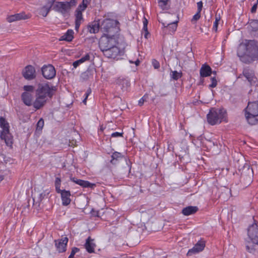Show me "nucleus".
Masks as SVG:
<instances>
[{"label":"nucleus","mask_w":258,"mask_h":258,"mask_svg":"<svg viewBox=\"0 0 258 258\" xmlns=\"http://www.w3.org/2000/svg\"><path fill=\"white\" fill-rule=\"evenodd\" d=\"M237 55L240 60L249 64L258 60V42L255 40H245L237 49Z\"/></svg>","instance_id":"1"},{"label":"nucleus","mask_w":258,"mask_h":258,"mask_svg":"<svg viewBox=\"0 0 258 258\" xmlns=\"http://www.w3.org/2000/svg\"><path fill=\"white\" fill-rule=\"evenodd\" d=\"M56 91L55 86L50 85L49 83L39 84L35 91L36 99L33 106L36 110L42 108L49 99H51Z\"/></svg>","instance_id":"2"},{"label":"nucleus","mask_w":258,"mask_h":258,"mask_svg":"<svg viewBox=\"0 0 258 258\" xmlns=\"http://www.w3.org/2000/svg\"><path fill=\"white\" fill-rule=\"evenodd\" d=\"M227 112L223 108H212L207 115L208 123L211 125L219 124L226 120Z\"/></svg>","instance_id":"3"},{"label":"nucleus","mask_w":258,"mask_h":258,"mask_svg":"<svg viewBox=\"0 0 258 258\" xmlns=\"http://www.w3.org/2000/svg\"><path fill=\"white\" fill-rule=\"evenodd\" d=\"M119 22L118 21L105 19L100 21V30L104 35H114L119 30Z\"/></svg>","instance_id":"4"},{"label":"nucleus","mask_w":258,"mask_h":258,"mask_svg":"<svg viewBox=\"0 0 258 258\" xmlns=\"http://www.w3.org/2000/svg\"><path fill=\"white\" fill-rule=\"evenodd\" d=\"M117 40L114 35L110 36L104 35L101 36L99 41V48L102 52H103L109 48L116 46Z\"/></svg>","instance_id":"5"},{"label":"nucleus","mask_w":258,"mask_h":258,"mask_svg":"<svg viewBox=\"0 0 258 258\" xmlns=\"http://www.w3.org/2000/svg\"><path fill=\"white\" fill-rule=\"evenodd\" d=\"M71 9V6L68 2H56L52 10L66 16L69 13Z\"/></svg>","instance_id":"6"},{"label":"nucleus","mask_w":258,"mask_h":258,"mask_svg":"<svg viewBox=\"0 0 258 258\" xmlns=\"http://www.w3.org/2000/svg\"><path fill=\"white\" fill-rule=\"evenodd\" d=\"M41 72L43 77L48 80L54 78L56 75L55 69L52 64L43 66L41 68Z\"/></svg>","instance_id":"7"},{"label":"nucleus","mask_w":258,"mask_h":258,"mask_svg":"<svg viewBox=\"0 0 258 258\" xmlns=\"http://www.w3.org/2000/svg\"><path fill=\"white\" fill-rule=\"evenodd\" d=\"M247 234L251 241L258 245V225L253 224L249 226Z\"/></svg>","instance_id":"8"},{"label":"nucleus","mask_w":258,"mask_h":258,"mask_svg":"<svg viewBox=\"0 0 258 258\" xmlns=\"http://www.w3.org/2000/svg\"><path fill=\"white\" fill-rule=\"evenodd\" d=\"M68 241L69 239L67 237L54 240L55 246L56 250L59 253L64 252L67 250V246Z\"/></svg>","instance_id":"9"},{"label":"nucleus","mask_w":258,"mask_h":258,"mask_svg":"<svg viewBox=\"0 0 258 258\" xmlns=\"http://www.w3.org/2000/svg\"><path fill=\"white\" fill-rule=\"evenodd\" d=\"M24 78L27 80H32L36 77V71L34 67L31 65L26 66L22 71Z\"/></svg>","instance_id":"10"},{"label":"nucleus","mask_w":258,"mask_h":258,"mask_svg":"<svg viewBox=\"0 0 258 258\" xmlns=\"http://www.w3.org/2000/svg\"><path fill=\"white\" fill-rule=\"evenodd\" d=\"M0 138L2 140H4L6 145L11 148L13 144V136L10 133V130L1 131L0 132Z\"/></svg>","instance_id":"11"},{"label":"nucleus","mask_w":258,"mask_h":258,"mask_svg":"<svg viewBox=\"0 0 258 258\" xmlns=\"http://www.w3.org/2000/svg\"><path fill=\"white\" fill-rule=\"evenodd\" d=\"M205 247V242L204 240H200L194 245V246L189 249L186 254L187 256H191L194 254L198 253L202 251Z\"/></svg>","instance_id":"12"},{"label":"nucleus","mask_w":258,"mask_h":258,"mask_svg":"<svg viewBox=\"0 0 258 258\" xmlns=\"http://www.w3.org/2000/svg\"><path fill=\"white\" fill-rule=\"evenodd\" d=\"M104 55L109 58H116L120 55L121 52L120 49L117 46L109 48L108 49L102 52Z\"/></svg>","instance_id":"13"},{"label":"nucleus","mask_w":258,"mask_h":258,"mask_svg":"<svg viewBox=\"0 0 258 258\" xmlns=\"http://www.w3.org/2000/svg\"><path fill=\"white\" fill-rule=\"evenodd\" d=\"M70 180L75 182V183L80 185L83 188H90L91 189H94L96 186L95 183H92L87 180L77 179L76 177L70 176Z\"/></svg>","instance_id":"14"},{"label":"nucleus","mask_w":258,"mask_h":258,"mask_svg":"<svg viewBox=\"0 0 258 258\" xmlns=\"http://www.w3.org/2000/svg\"><path fill=\"white\" fill-rule=\"evenodd\" d=\"M242 75L246 78L250 84L254 83L255 80L256 79L254 75V71L249 67H245L243 69Z\"/></svg>","instance_id":"15"},{"label":"nucleus","mask_w":258,"mask_h":258,"mask_svg":"<svg viewBox=\"0 0 258 258\" xmlns=\"http://www.w3.org/2000/svg\"><path fill=\"white\" fill-rule=\"evenodd\" d=\"M59 194L61 195L62 205L64 206L69 205L71 202V200L70 199L71 196L70 191L63 189L60 190Z\"/></svg>","instance_id":"16"},{"label":"nucleus","mask_w":258,"mask_h":258,"mask_svg":"<svg viewBox=\"0 0 258 258\" xmlns=\"http://www.w3.org/2000/svg\"><path fill=\"white\" fill-rule=\"evenodd\" d=\"M245 110L246 113L258 115V103L256 101L252 102H249Z\"/></svg>","instance_id":"17"},{"label":"nucleus","mask_w":258,"mask_h":258,"mask_svg":"<svg viewBox=\"0 0 258 258\" xmlns=\"http://www.w3.org/2000/svg\"><path fill=\"white\" fill-rule=\"evenodd\" d=\"M21 99L23 103L28 106L33 105V95L31 93L24 92L22 94Z\"/></svg>","instance_id":"18"},{"label":"nucleus","mask_w":258,"mask_h":258,"mask_svg":"<svg viewBox=\"0 0 258 258\" xmlns=\"http://www.w3.org/2000/svg\"><path fill=\"white\" fill-rule=\"evenodd\" d=\"M94 239L91 238L90 236L88 237L86 240L85 247L87 251L89 253L94 252V249L96 247V244L94 242Z\"/></svg>","instance_id":"19"},{"label":"nucleus","mask_w":258,"mask_h":258,"mask_svg":"<svg viewBox=\"0 0 258 258\" xmlns=\"http://www.w3.org/2000/svg\"><path fill=\"white\" fill-rule=\"evenodd\" d=\"M94 69L88 68L85 72L82 73L80 76V79L82 82H85L93 78Z\"/></svg>","instance_id":"20"},{"label":"nucleus","mask_w":258,"mask_h":258,"mask_svg":"<svg viewBox=\"0 0 258 258\" xmlns=\"http://www.w3.org/2000/svg\"><path fill=\"white\" fill-rule=\"evenodd\" d=\"M26 19H27V17L24 13L12 15L7 18V21L10 23L21 20H25Z\"/></svg>","instance_id":"21"},{"label":"nucleus","mask_w":258,"mask_h":258,"mask_svg":"<svg viewBox=\"0 0 258 258\" xmlns=\"http://www.w3.org/2000/svg\"><path fill=\"white\" fill-rule=\"evenodd\" d=\"M253 174V170L250 166L248 164H245L243 167L241 171V177H246L249 178V179H251V177Z\"/></svg>","instance_id":"22"},{"label":"nucleus","mask_w":258,"mask_h":258,"mask_svg":"<svg viewBox=\"0 0 258 258\" xmlns=\"http://www.w3.org/2000/svg\"><path fill=\"white\" fill-rule=\"evenodd\" d=\"M212 73L211 67L206 64H203L200 69V73L201 77L210 76Z\"/></svg>","instance_id":"23"},{"label":"nucleus","mask_w":258,"mask_h":258,"mask_svg":"<svg viewBox=\"0 0 258 258\" xmlns=\"http://www.w3.org/2000/svg\"><path fill=\"white\" fill-rule=\"evenodd\" d=\"M88 31L91 33H96L100 30V21L99 22H93L87 26Z\"/></svg>","instance_id":"24"},{"label":"nucleus","mask_w":258,"mask_h":258,"mask_svg":"<svg viewBox=\"0 0 258 258\" xmlns=\"http://www.w3.org/2000/svg\"><path fill=\"white\" fill-rule=\"evenodd\" d=\"M199 210L197 206H187L182 210V214L184 216H189L195 214Z\"/></svg>","instance_id":"25"},{"label":"nucleus","mask_w":258,"mask_h":258,"mask_svg":"<svg viewBox=\"0 0 258 258\" xmlns=\"http://www.w3.org/2000/svg\"><path fill=\"white\" fill-rule=\"evenodd\" d=\"M124 158V156L120 152L114 151L111 155L110 163L112 165L117 164L119 161Z\"/></svg>","instance_id":"26"},{"label":"nucleus","mask_w":258,"mask_h":258,"mask_svg":"<svg viewBox=\"0 0 258 258\" xmlns=\"http://www.w3.org/2000/svg\"><path fill=\"white\" fill-rule=\"evenodd\" d=\"M74 32L72 29H69L59 39L60 41H66L71 42L74 38Z\"/></svg>","instance_id":"27"},{"label":"nucleus","mask_w":258,"mask_h":258,"mask_svg":"<svg viewBox=\"0 0 258 258\" xmlns=\"http://www.w3.org/2000/svg\"><path fill=\"white\" fill-rule=\"evenodd\" d=\"M116 83L121 87L122 90L126 89L130 86V81L123 78H118L116 81Z\"/></svg>","instance_id":"28"},{"label":"nucleus","mask_w":258,"mask_h":258,"mask_svg":"<svg viewBox=\"0 0 258 258\" xmlns=\"http://www.w3.org/2000/svg\"><path fill=\"white\" fill-rule=\"evenodd\" d=\"M245 117L248 123L250 125H255L258 122L257 114H250L249 113H245Z\"/></svg>","instance_id":"29"},{"label":"nucleus","mask_w":258,"mask_h":258,"mask_svg":"<svg viewBox=\"0 0 258 258\" xmlns=\"http://www.w3.org/2000/svg\"><path fill=\"white\" fill-rule=\"evenodd\" d=\"M87 8V6L84 5L82 4H80L75 11V17L83 18L82 12L84 11Z\"/></svg>","instance_id":"30"},{"label":"nucleus","mask_w":258,"mask_h":258,"mask_svg":"<svg viewBox=\"0 0 258 258\" xmlns=\"http://www.w3.org/2000/svg\"><path fill=\"white\" fill-rule=\"evenodd\" d=\"M90 56L89 53H87L85 54V56L82 57L80 59L74 61L73 62V66L75 68H76L77 67H78L81 63L89 60L90 59Z\"/></svg>","instance_id":"31"},{"label":"nucleus","mask_w":258,"mask_h":258,"mask_svg":"<svg viewBox=\"0 0 258 258\" xmlns=\"http://www.w3.org/2000/svg\"><path fill=\"white\" fill-rule=\"evenodd\" d=\"M177 21L171 22L167 24V30H168V33L170 34L173 33L177 27Z\"/></svg>","instance_id":"32"},{"label":"nucleus","mask_w":258,"mask_h":258,"mask_svg":"<svg viewBox=\"0 0 258 258\" xmlns=\"http://www.w3.org/2000/svg\"><path fill=\"white\" fill-rule=\"evenodd\" d=\"M0 127L2 128V131H5L6 130H10L9 123L6 120L5 117H0Z\"/></svg>","instance_id":"33"},{"label":"nucleus","mask_w":258,"mask_h":258,"mask_svg":"<svg viewBox=\"0 0 258 258\" xmlns=\"http://www.w3.org/2000/svg\"><path fill=\"white\" fill-rule=\"evenodd\" d=\"M248 23L252 31L258 32V20H249Z\"/></svg>","instance_id":"34"},{"label":"nucleus","mask_w":258,"mask_h":258,"mask_svg":"<svg viewBox=\"0 0 258 258\" xmlns=\"http://www.w3.org/2000/svg\"><path fill=\"white\" fill-rule=\"evenodd\" d=\"M171 78L175 81L178 80L179 78L182 76V73L181 72H178L176 71H171L170 73Z\"/></svg>","instance_id":"35"},{"label":"nucleus","mask_w":258,"mask_h":258,"mask_svg":"<svg viewBox=\"0 0 258 258\" xmlns=\"http://www.w3.org/2000/svg\"><path fill=\"white\" fill-rule=\"evenodd\" d=\"M255 243H254L252 242V243L248 242L247 244L246 245V249L249 253H254L256 250Z\"/></svg>","instance_id":"36"},{"label":"nucleus","mask_w":258,"mask_h":258,"mask_svg":"<svg viewBox=\"0 0 258 258\" xmlns=\"http://www.w3.org/2000/svg\"><path fill=\"white\" fill-rule=\"evenodd\" d=\"M143 30L145 31V33L144 34V37L146 38H148V35L149 34V33L148 31V28H147V26H148V21L147 20V19L145 18V17H144V20H143Z\"/></svg>","instance_id":"37"},{"label":"nucleus","mask_w":258,"mask_h":258,"mask_svg":"<svg viewBox=\"0 0 258 258\" xmlns=\"http://www.w3.org/2000/svg\"><path fill=\"white\" fill-rule=\"evenodd\" d=\"M54 184H55V190H56V192L59 193L60 190H61V189H60V185H61L60 178H59L58 177H57L55 178Z\"/></svg>","instance_id":"38"},{"label":"nucleus","mask_w":258,"mask_h":258,"mask_svg":"<svg viewBox=\"0 0 258 258\" xmlns=\"http://www.w3.org/2000/svg\"><path fill=\"white\" fill-rule=\"evenodd\" d=\"M55 2H56L55 0H47L46 4L44 7H46L50 11L52 9Z\"/></svg>","instance_id":"39"},{"label":"nucleus","mask_w":258,"mask_h":258,"mask_svg":"<svg viewBox=\"0 0 258 258\" xmlns=\"http://www.w3.org/2000/svg\"><path fill=\"white\" fill-rule=\"evenodd\" d=\"M168 0H158V4L159 7L162 9V10H165L167 9V3H168Z\"/></svg>","instance_id":"40"},{"label":"nucleus","mask_w":258,"mask_h":258,"mask_svg":"<svg viewBox=\"0 0 258 258\" xmlns=\"http://www.w3.org/2000/svg\"><path fill=\"white\" fill-rule=\"evenodd\" d=\"M83 21V18L75 17V30L79 31V29L82 22Z\"/></svg>","instance_id":"41"},{"label":"nucleus","mask_w":258,"mask_h":258,"mask_svg":"<svg viewBox=\"0 0 258 258\" xmlns=\"http://www.w3.org/2000/svg\"><path fill=\"white\" fill-rule=\"evenodd\" d=\"M50 11L49 9H47L46 7H42L40 10V14L42 16L45 17L47 16L48 14L49 13Z\"/></svg>","instance_id":"42"},{"label":"nucleus","mask_w":258,"mask_h":258,"mask_svg":"<svg viewBox=\"0 0 258 258\" xmlns=\"http://www.w3.org/2000/svg\"><path fill=\"white\" fill-rule=\"evenodd\" d=\"M44 126V120L43 118H40L37 123L36 130L38 131L42 130L43 127Z\"/></svg>","instance_id":"43"},{"label":"nucleus","mask_w":258,"mask_h":258,"mask_svg":"<svg viewBox=\"0 0 258 258\" xmlns=\"http://www.w3.org/2000/svg\"><path fill=\"white\" fill-rule=\"evenodd\" d=\"M220 20V17H216L215 21L214 23L213 30L216 32L217 31L219 22Z\"/></svg>","instance_id":"44"},{"label":"nucleus","mask_w":258,"mask_h":258,"mask_svg":"<svg viewBox=\"0 0 258 258\" xmlns=\"http://www.w3.org/2000/svg\"><path fill=\"white\" fill-rule=\"evenodd\" d=\"M211 80L212 83L211 84L209 85V87L211 88L216 87L217 85V81L216 80V77H211Z\"/></svg>","instance_id":"45"},{"label":"nucleus","mask_w":258,"mask_h":258,"mask_svg":"<svg viewBox=\"0 0 258 258\" xmlns=\"http://www.w3.org/2000/svg\"><path fill=\"white\" fill-rule=\"evenodd\" d=\"M79 250H80V249L77 247H73L72 249L71 254L68 258H74L75 254L77 252H78Z\"/></svg>","instance_id":"46"},{"label":"nucleus","mask_w":258,"mask_h":258,"mask_svg":"<svg viewBox=\"0 0 258 258\" xmlns=\"http://www.w3.org/2000/svg\"><path fill=\"white\" fill-rule=\"evenodd\" d=\"M91 90L90 88H89L87 90L86 93H85V94H84L85 98H84V99L83 100V103L84 104H86V102H87V98H88V96H89V95L91 94Z\"/></svg>","instance_id":"47"},{"label":"nucleus","mask_w":258,"mask_h":258,"mask_svg":"<svg viewBox=\"0 0 258 258\" xmlns=\"http://www.w3.org/2000/svg\"><path fill=\"white\" fill-rule=\"evenodd\" d=\"M24 90L26 92H32L34 90V87L31 85H25L23 87Z\"/></svg>","instance_id":"48"},{"label":"nucleus","mask_w":258,"mask_h":258,"mask_svg":"<svg viewBox=\"0 0 258 258\" xmlns=\"http://www.w3.org/2000/svg\"><path fill=\"white\" fill-rule=\"evenodd\" d=\"M201 17V13L197 12V13L193 16L191 22L198 21Z\"/></svg>","instance_id":"49"},{"label":"nucleus","mask_w":258,"mask_h":258,"mask_svg":"<svg viewBox=\"0 0 258 258\" xmlns=\"http://www.w3.org/2000/svg\"><path fill=\"white\" fill-rule=\"evenodd\" d=\"M152 63L153 66L154 67V68L155 69H157L159 68L160 63L157 60H156L155 59H152Z\"/></svg>","instance_id":"50"},{"label":"nucleus","mask_w":258,"mask_h":258,"mask_svg":"<svg viewBox=\"0 0 258 258\" xmlns=\"http://www.w3.org/2000/svg\"><path fill=\"white\" fill-rule=\"evenodd\" d=\"M147 98V97H146L145 95H144L142 98H141L138 102L139 105L140 106H142L144 104V102L146 101Z\"/></svg>","instance_id":"51"},{"label":"nucleus","mask_w":258,"mask_h":258,"mask_svg":"<svg viewBox=\"0 0 258 258\" xmlns=\"http://www.w3.org/2000/svg\"><path fill=\"white\" fill-rule=\"evenodd\" d=\"M123 133H118V132H114L113 133L111 136L113 138H116V137H122L123 136Z\"/></svg>","instance_id":"52"},{"label":"nucleus","mask_w":258,"mask_h":258,"mask_svg":"<svg viewBox=\"0 0 258 258\" xmlns=\"http://www.w3.org/2000/svg\"><path fill=\"white\" fill-rule=\"evenodd\" d=\"M197 7H198V11L200 13L201 12L203 8V3L202 1L199 2L197 3Z\"/></svg>","instance_id":"53"},{"label":"nucleus","mask_w":258,"mask_h":258,"mask_svg":"<svg viewBox=\"0 0 258 258\" xmlns=\"http://www.w3.org/2000/svg\"><path fill=\"white\" fill-rule=\"evenodd\" d=\"M91 213L94 217H99V211L92 209Z\"/></svg>","instance_id":"54"},{"label":"nucleus","mask_w":258,"mask_h":258,"mask_svg":"<svg viewBox=\"0 0 258 258\" xmlns=\"http://www.w3.org/2000/svg\"><path fill=\"white\" fill-rule=\"evenodd\" d=\"M257 5V4H255L253 5V6L252 7L250 12L251 13H255L256 11Z\"/></svg>","instance_id":"55"},{"label":"nucleus","mask_w":258,"mask_h":258,"mask_svg":"<svg viewBox=\"0 0 258 258\" xmlns=\"http://www.w3.org/2000/svg\"><path fill=\"white\" fill-rule=\"evenodd\" d=\"M69 3L70 6H71V8L72 6H75L77 3V0H71Z\"/></svg>","instance_id":"56"},{"label":"nucleus","mask_w":258,"mask_h":258,"mask_svg":"<svg viewBox=\"0 0 258 258\" xmlns=\"http://www.w3.org/2000/svg\"><path fill=\"white\" fill-rule=\"evenodd\" d=\"M90 1L91 0H83L82 4L88 7V5L89 4Z\"/></svg>","instance_id":"57"},{"label":"nucleus","mask_w":258,"mask_h":258,"mask_svg":"<svg viewBox=\"0 0 258 258\" xmlns=\"http://www.w3.org/2000/svg\"><path fill=\"white\" fill-rule=\"evenodd\" d=\"M45 196V194L44 193L40 194L39 195V201L41 202L42 200L44 198Z\"/></svg>","instance_id":"58"},{"label":"nucleus","mask_w":258,"mask_h":258,"mask_svg":"<svg viewBox=\"0 0 258 258\" xmlns=\"http://www.w3.org/2000/svg\"><path fill=\"white\" fill-rule=\"evenodd\" d=\"M168 23H162V25L163 26L164 28H166L167 29V24Z\"/></svg>","instance_id":"59"},{"label":"nucleus","mask_w":258,"mask_h":258,"mask_svg":"<svg viewBox=\"0 0 258 258\" xmlns=\"http://www.w3.org/2000/svg\"><path fill=\"white\" fill-rule=\"evenodd\" d=\"M140 63V61L139 60H137L136 62H135V64L136 66H138Z\"/></svg>","instance_id":"60"},{"label":"nucleus","mask_w":258,"mask_h":258,"mask_svg":"<svg viewBox=\"0 0 258 258\" xmlns=\"http://www.w3.org/2000/svg\"><path fill=\"white\" fill-rule=\"evenodd\" d=\"M3 179V177L2 176H0V180L2 181Z\"/></svg>","instance_id":"61"},{"label":"nucleus","mask_w":258,"mask_h":258,"mask_svg":"<svg viewBox=\"0 0 258 258\" xmlns=\"http://www.w3.org/2000/svg\"><path fill=\"white\" fill-rule=\"evenodd\" d=\"M212 73H213V74H214L215 75H216V71L212 72Z\"/></svg>","instance_id":"62"},{"label":"nucleus","mask_w":258,"mask_h":258,"mask_svg":"<svg viewBox=\"0 0 258 258\" xmlns=\"http://www.w3.org/2000/svg\"><path fill=\"white\" fill-rule=\"evenodd\" d=\"M131 170V166L130 165V171H129L130 172Z\"/></svg>","instance_id":"63"},{"label":"nucleus","mask_w":258,"mask_h":258,"mask_svg":"<svg viewBox=\"0 0 258 258\" xmlns=\"http://www.w3.org/2000/svg\"><path fill=\"white\" fill-rule=\"evenodd\" d=\"M256 4H258V0H257V2H256Z\"/></svg>","instance_id":"64"}]
</instances>
